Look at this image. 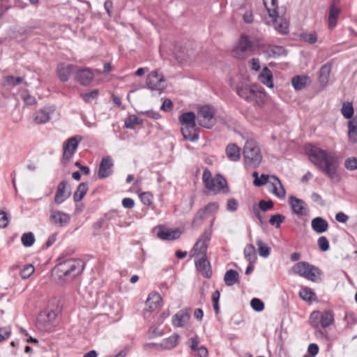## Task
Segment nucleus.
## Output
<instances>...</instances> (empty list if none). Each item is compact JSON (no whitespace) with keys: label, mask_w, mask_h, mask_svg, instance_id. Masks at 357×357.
Listing matches in <instances>:
<instances>
[{"label":"nucleus","mask_w":357,"mask_h":357,"mask_svg":"<svg viewBox=\"0 0 357 357\" xmlns=\"http://www.w3.org/2000/svg\"><path fill=\"white\" fill-rule=\"evenodd\" d=\"M305 152L310 161L322 174L335 182L341 181L340 160L335 153L312 145L306 147Z\"/></svg>","instance_id":"obj_1"},{"label":"nucleus","mask_w":357,"mask_h":357,"mask_svg":"<svg viewBox=\"0 0 357 357\" xmlns=\"http://www.w3.org/2000/svg\"><path fill=\"white\" fill-rule=\"evenodd\" d=\"M84 262L80 259H69L59 263L54 271L60 280L70 282L84 269Z\"/></svg>","instance_id":"obj_2"},{"label":"nucleus","mask_w":357,"mask_h":357,"mask_svg":"<svg viewBox=\"0 0 357 357\" xmlns=\"http://www.w3.org/2000/svg\"><path fill=\"white\" fill-rule=\"evenodd\" d=\"M243 153L245 165L256 168L261 163L263 158L261 150L255 141L246 142Z\"/></svg>","instance_id":"obj_3"},{"label":"nucleus","mask_w":357,"mask_h":357,"mask_svg":"<svg viewBox=\"0 0 357 357\" xmlns=\"http://www.w3.org/2000/svg\"><path fill=\"white\" fill-rule=\"evenodd\" d=\"M292 272L310 281L317 282L321 280L320 269L307 261H300L294 265Z\"/></svg>","instance_id":"obj_4"},{"label":"nucleus","mask_w":357,"mask_h":357,"mask_svg":"<svg viewBox=\"0 0 357 357\" xmlns=\"http://www.w3.org/2000/svg\"><path fill=\"white\" fill-rule=\"evenodd\" d=\"M202 180L205 187L215 194L225 188H227L226 191L228 192L227 181L220 174H218L213 178L211 172L208 169H205L203 172Z\"/></svg>","instance_id":"obj_5"},{"label":"nucleus","mask_w":357,"mask_h":357,"mask_svg":"<svg viewBox=\"0 0 357 357\" xmlns=\"http://www.w3.org/2000/svg\"><path fill=\"white\" fill-rule=\"evenodd\" d=\"M254 50V43L248 36L242 34L236 46L232 50L234 57L243 59L252 54Z\"/></svg>","instance_id":"obj_6"},{"label":"nucleus","mask_w":357,"mask_h":357,"mask_svg":"<svg viewBox=\"0 0 357 357\" xmlns=\"http://www.w3.org/2000/svg\"><path fill=\"white\" fill-rule=\"evenodd\" d=\"M197 119L200 126L210 129L216 123L215 109L209 105L199 107L197 110Z\"/></svg>","instance_id":"obj_7"},{"label":"nucleus","mask_w":357,"mask_h":357,"mask_svg":"<svg viewBox=\"0 0 357 357\" xmlns=\"http://www.w3.org/2000/svg\"><path fill=\"white\" fill-rule=\"evenodd\" d=\"M83 139L80 135H75L66 139L63 144V157L62 161L66 165L68 163L75 152L76 151L79 143Z\"/></svg>","instance_id":"obj_8"},{"label":"nucleus","mask_w":357,"mask_h":357,"mask_svg":"<svg viewBox=\"0 0 357 357\" xmlns=\"http://www.w3.org/2000/svg\"><path fill=\"white\" fill-rule=\"evenodd\" d=\"M146 84L151 91L161 92L165 88V79L162 74L154 70L147 76Z\"/></svg>","instance_id":"obj_9"},{"label":"nucleus","mask_w":357,"mask_h":357,"mask_svg":"<svg viewBox=\"0 0 357 357\" xmlns=\"http://www.w3.org/2000/svg\"><path fill=\"white\" fill-rule=\"evenodd\" d=\"M180 335L177 333H174L171 336L163 339L160 343H150L147 346L155 347L158 351L171 350L178 345Z\"/></svg>","instance_id":"obj_10"},{"label":"nucleus","mask_w":357,"mask_h":357,"mask_svg":"<svg viewBox=\"0 0 357 357\" xmlns=\"http://www.w3.org/2000/svg\"><path fill=\"white\" fill-rule=\"evenodd\" d=\"M114 163L110 156L103 157L98 169V177L100 179L110 176L113 173Z\"/></svg>","instance_id":"obj_11"},{"label":"nucleus","mask_w":357,"mask_h":357,"mask_svg":"<svg viewBox=\"0 0 357 357\" xmlns=\"http://www.w3.org/2000/svg\"><path fill=\"white\" fill-rule=\"evenodd\" d=\"M50 220L52 223L62 227L69 223L70 217L63 211L52 209L50 211Z\"/></svg>","instance_id":"obj_12"},{"label":"nucleus","mask_w":357,"mask_h":357,"mask_svg":"<svg viewBox=\"0 0 357 357\" xmlns=\"http://www.w3.org/2000/svg\"><path fill=\"white\" fill-rule=\"evenodd\" d=\"M76 70L77 66L64 63H59L56 68L58 77L63 82L68 81L71 74L75 73Z\"/></svg>","instance_id":"obj_13"},{"label":"nucleus","mask_w":357,"mask_h":357,"mask_svg":"<svg viewBox=\"0 0 357 357\" xmlns=\"http://www.w3.org/2000/svg\"><path fill=\"white\" fill-rule=\"evenodd\" d=\"M237 94L248 102L254 100L257 98H261V93L248 86L236 88Z\"/></svg>","instance_id":"obj_14"},{"label":"nucleus","mask_w":357,"mask_h":357,"mask_svg":"<svg viewBox=\"0 0 357 357\" xmlns=\"http://www.w3.org/2000/svg\"><path fill=\"white\" fill-rule=\"evenodd\" d=\"M76 79L79 83L84 86H88L92 82L94 75L90 68H79L77 66L75 70Z\"/></svg>","instance_id":"obj_15"},{"label":"nucleus","mask_w":357,"mask_h":357,"mask_svg":"<svg viewBox=\"0 0 357 357\" xmlns=\"http://www.w3.org/2000/svg\"><path fill=\"white\" fill-rule=\"evenodd\" d=\"M211 237V231L205 230L197 242L195 244L193 250L198 255H205L207 250V242L210 241Z\"/></svg>","instance_id":"obj_16"},{"label":"nucleus","mask_w":357,"mask_h":357,"mask_svg":"<svg viewBox=\"0 0 357 357\" xmlns=\"http://www.w3.org/2000/svg\"><path fill=\"white\" fill-rule=\"evenodd\" d=\"M67 185L68 183L66 181L60 182L58 185L56 192L54 196V202L57 204H62L70 197V190L67 188Z\"/></svg>","instance_id":"obj_17"},{"label":"nucleus","mask_w":357,"mask_h":357,"mask_svg":"<svg viewBox=\"0 0 357 357\" xmlns=\"http://www.w3.org/2000/svg\"><path fill=\"white\" fill-rule=\"evenodd\" d=\"M195 262L197 271L205 278H210L212 275V271L209 261H207L206 254Z\"/></svg>","instance_id":"obj_18"},{"label":"nucleus","mask_w":357,"mask_h":357,"mask_svg":"<svg viewBox=\"0 0 357 357\" xmlns=\"http://www.w3.org/2000/svg\"><path fill=\"white\" fill-rule=\"evenodd\" d=\"M190 317V310H181L173 316L172 324L176 327H183L188 322Z\"/></svg>","instance_id":"obj_19"},{"label":"nucleus","mask_w":357,"mask_h":357,"mask_svg":"<svg viewBox=\"0 0 357 357\" xmlns=\"http://www.w3.org/2000/svg\"><path fill=\"white\" fill-rule=\"evenodd\" d=\"M162 298L158 293H151L149 295L146 300V305L148 310L150 312L158 310L161 305Z\"/></svg>","instance_id":"obj_20"},{"label":"nucleus","mask_w":357,"mask_h":357,"mask_svg":"<svg viewBox=\"0 0 357 357\" xmlns=\"http://www.w3.org/2000/svg\"><path fill=\"white\" fill-rule=\"evenodd\" d=\"M264 5L266 8L269 17L275 20L280 16V13H282L278 7V0H264Z\"/></svg>","instance_id":"obj_21"},{"label":"nucleus","mask_w":357,"mask_h":357,"mask_svg":"<svg viewBox=\"0 0 357 357\" xmlns=\"http://www.w3.org/2000/svg\"><path fill=\"white\" fill-rule=\"evenodd\" d=\"M311 227L316 233L322 234L328 230L329 225L324 218L317 217L312 220Z\"/></svg>","instance_id":"obj_22"},{"label":"nucleus","mask_w":357,"mask_h":357,"mask_svg":"<svg viewBox=\"0 0 357 357\" xmlns=\"http://www.w3.org/2000/svg\"><path fill=\"white\" fill-rule=\"evenodd\" d=\"M181 132L185 139L195 142L199 139V133L196 126H183Z\"/></svg>","instance_id":"obj_23"},{"label":"nucleus","mask_w":357,"mask_h":357,"mask_svg":"<svg viewBox=\"0 0 357 357\" xmlns=\"http://www.w3.org/2000/svg\"><path fill=\"white\" fill-rule=\"evenodd\" d=\"M271 183L273 186L272 192L280 199H283L285 197V190L280 181V180L274 175L271 176Z\"/></svg>","instance_id":"obj_24"},{"label":"nucleus","mask_w":357,"mask_h":357,"mask_svg":"<svg viewBox=\"0 0 357 357\" xmlns=\"http://www.w3.org/2000/svg\"><path fill=\"white\" fill-rule=\"evenodd\" d=\"M289 203L294 213L298 215H303V210L305 203L303 199L296 198L294 196H291L289 198Z\"/></svg>","instance_id":"obj_25"},{"label":"nucleus","mask_w":357,"mask_h":357,"mask_svg":"<svg viewBox=\"0 0 357 357\" xmlns=\"http://www.w3.org/2000/svg\"><path fill=\"white\" fill-rule=\"evenodd\" d=\"M54 112L49 107L39 109L35 114L34 121L36 123L43 124L48 122L50 119V115Z\"/></svg>","instance_id":"obj_26"},{"label":"nucleus","mask_w":357,"mask_h":357,"mask_svg":"<svg viewBox=\"0 0 357 357\" xmlns=\"http://www.w3.org/2000/svg\"><path fill=\"white\" fill-rule=\"evenodd\" d=\"M331 71V64L327 63L323 65L319 70V82L322 87H325L328 82Z\"/></svg>","instance_id":"obj_27"},{"label":"nucleus","mask_w":357,"mask_h":357,"mask_svg":"<svg viewBox=\"0 0 357 357\" xmlns=\"http://www.w3.org/2000/svg\"><path fill=\"white\" fill-rule=\"evenodd\" d=\"M310 77L307 75H296L292 77L291 84L295 90L301 91L310 83Z\"/></svg>","instance_id":"obj_28"},{"label":"nucleus","mask_w":357,"mask_h":357,"mask_svg":"<svg viewBox=\"0 0 357 357\" xmlns=\"http://www.w3.org/2000/svg\"><path fill=\"white\" fill-rule=\"evenodd\" d=\"M157 235L162 240L172 241L178 239L181 235V231L179 229L160 230Z\"/></svg>","instance_id":"obj_29"},{"label":"nucleus","mask_w":357,"mask_h":357,"mask_svg":"<svg viewBox=\"0 0 357 357\" xmlns=\"http://www.w3.org/2000/svg\"><path fill=\"white\" fill-rule=\"evenodd\" d=\"M340 8L331 4L329 9L328 14V28L329 29H334L337 25V20L340 13Z\"/></svg>","instance_id":"obj_30"},{"label":"nucleus","mask_w":357,"mask_h":357,"mask_svg":"<svg viewBox=\"0 0 357 357\" xmlns=\"http://www.w3.org/2000/svg\"><path fill=\"white\" fill-rule=\"evenodd\" d=\"M348 137L351 142H357V116L353 117L348 122Z\"/></svg>","instance_id":"obj_31"},{"label":"nucleus","mask_w":357,"mask_h":357,"mask_svg":"<svg viewBox=\"0 0 357 357\" xmlns=\"http://www.w3.org/2000/svg\"><path fill=\"white\" fill-rule=\"evenodd\" d=\"M226 155L233 162L238 161L241 157L240 149L235 144H230L226 148Z\"/></svg>","instance_id":"obj_32"},{"label":"nucleus","mask_w":357,"mask_h":357,"mask_svg":"<svg viewBox=\"0 0 357 357\" xmlns=\"http://www.w3.org/2000/svg\"><path fill=\"white\" fill-rule=\"evenodd\" d=\"M245 259L250 264H255L257 259V252L252 244H248L243 250Z\"/></svg>","instance_id":"obj_33"},{"label":"nucleus","mask_w":357,"mask_h":357,"mask_svg":"<svg viewBox=\"0 0 357 357\" xmlns=\"http://www.w3.org/2000/svg\"><path fill=\"white\" fill-rule=\"evenodd\" d=\"M283 13H284V12L280 13V16L278 17L275 20H272L275 24V29L278 32L281 33H286L288 30V23L282 16Z\"/></svg>","instance_id":"obj_34"},{"label":"nucleus","mask_w":357,"mask_h":357,"mask_svg":"<svg viewBox=\"0 0 357 357\" xmlns=\"http://www.w3.org/2000/svg\"><path fill=\"white\" fill-rule=\"evenodd\" d=\"M224 281L227 286H232L239 282V275L235 270L227 271L224 276Z\"/></svg>","instance_id":"obj_35"},{"label":"nucleus","mask_w":357,"mask_h":357,"mask_svg":"<svg viewBox=\"0 0 357 357\" xmlns=\"http://www.w3.org/2000/svg\"><path fill=\"white\" fill-rule=\"evenodd\" d=\"M197 116L192 112H185L179 117L181 126H196L195 119Z\"/></svg>","instance_id":"obj_36"},{"label":"nucleus","mask_w":357,"mask_h":357,"mask_svg":"<svg viewBox=\"0 0 357 357\" xmlns=\"http://www.w3.org/2000/svg\"><path fill=\"white\" fill-rule=\"evenodd\" d=\"M260 81L269 88L273 87V75L267 67L264 68L263 73L260 75Z\"/></svg>","instance_id":"obj_37"},{"label":"nucleus","mask_w":357,"mask_h":357,"mask_svg":"<svg viewBox=\"0 0 357 357\" xmlns=\"http://www.w3.org/2000/svg\"><path fill=\"white\" fill-rule=\"evenodd\" d=\"M88 191V185L86 183H81L77 186L76 191L73 195V199L75 202H80Z\"/></svg>","instance_id":"obj_38"},{"label":"nucleus","mask_w":357,"mask_h":357,"mask_svg":"<svg viewBox=\"0 0 357 357\" xmlns=\"http://www.w3.org/2000/svg\"><path fill=\"white\" fill-rule=\"evenodd\" d=\"M334 321L333 314L330 310H326L321 314L320 324L323 328H326Z\"/></svg>","instance_id":"obj_39"},{"label":"nucleus","mask_w":357,"mask_h":357,"mask_svg":"<svg viewBox=\"0 0 357 357\" xmlns=\"http://www.w3.org/2000/svg\"><path fill=\"white\" fill-rule=\"evenodd\" d=\"M24 81V78L21 77H15L12 75L5 76L3 78V86H10L15 87L20 84H22Z\"/></svg>","instance_id":"obj_40"},{"label":"nucleus","mask_w":357,"mask_h":357,"mask_svg":"<svg viewBox=\"0 0 357 357\" xmlns=\"http://www.w3.org/2000/svg\"><path fill=\"white\" fill-rule=\"evenodd\" d=\"M257 245L258 246V252L261 257L266 258L270 255L271 248L266 244L264 243L261 239L259 238L256 241Z\"/></svg>","instance_id":"obj_41"},{"label":"nucleus","mask_w":357,"mask_h":357,"mask_svg":"<svg viewBox=\"0 0 357 357\" xmlns=\"http://www.w3.org/2000/svg\"><path fill=\"white\" fill-rule=\"evenodd\" d=\"M206 217L207 214L205 213V210L203 208L199 210L192 220V227L195 228L199 227Z\"/></svg>","instance_id":"obj_42"},{"label":"nucleus","mask_w":357,"mask_h":357,"mask_svg":"<svg viewBox=\"0 0 357 357\" xmlns=\"http://www.w3.org/2000/svg\"><path fill=\"white\" fill-rule=\"evenodd\" d=\"M341 112L345 119H352L354 115V108L352 104L349 102H344L341 109Z\"/></svg>","instance_id":"obj_43"},{"label":"nucleus","mask_w":357,"mask_h":357,"mask_svg":"<svg viewBox=\"0 0 357 357\" xmlns=\"http://www.w3.org/2000/svg\"><path fill=\"white\" fill-rule=\"evenodd\" d=\"M300 297L305 301H312L316 299L315 294L309 288L302 289L299 292Z\"/></svg>","instance_id":"obj_44"},{"label":"nucleus","mask_w":357,"mask_h":357,"mask_svg":"<svg viewBox=\"0 0 357 357\" xmlns=\"http://www.w3.org/2000/svg\"><path fill=\"white\" fill-rule=\"evenodd\" d=\"M21 241L24 247L29 248L34 244L35 237L32 232H27L22 234Z\"/></svg>","instance_id":"obj_45"},{"label":"nucleus","mask_w":357,"mask_h":357,"mask_svg":"<svg viewBox=\"0 0 357 357\" xmlns=\"http://www.w3.org/2000/svg\"><path fill=\"white\" fill-rule=\"evenodd\" d=\"M142 122L136 115H130L126 119L125 126L127 128L133 129L135 126L140 125Z\"/></svg>","instance_id":"obj_46"},{"label":"nucleus","mask_w":357,"mask_h":357,"mask_svg":"<svg viewBox=\"0 0 357 357\" xmlns=\"http://www.w3.org/2000/svg\"><path fill=\"white\" fill-rule=\"evenodd\" d=\"M98 95L99 91L98 89H94L89 93L81 94V97L85 102L90 103L93 100H96L98 98Z\"/></svg>","instance_id":"obj_47"},{"label":"nucleus","mask_w":357,"mask_h":357,"mask_svg":"<svg viewBox=\"0 0 357 357\" xmlns=\"http://www.w3.org/2000/svg\"><path fill=\"white\" fill-rule=\"evenodd\" d=\"M301 39L310 44H314L317 41V35L314 31L303 33L301 34Z\"/></svg>","instance_id":"obj_48"},{"label":"nucleus","mask_w":357,"mask_h":357,"mask_svg":"<svg viewBox=\"0 0 357 357\" xmlns=\"http://www.w3.org/2000/svg\"><path fill=\"white\" fill-rule=\"evenodd\" d=\"M285 217L281 214H275L271 216L269 223L271 225L275 226L276 228H279L282 222H284Z\"/></svg>","instance_id":"obj_49"},{"label":"nucleus","mask_w":357,"mask_h":357,"mask_svg":"<svg viewBox=\"0 0 357 357\" xmlns=\"http://www.w3.org/2000/svg\"><path fill=\"white\" fill-rule=\"evenodd\" d=\"M34 272V267L32 264H26L24 267L20 271V276L23 279H26L29 278Z\"/></svg>","instance_id":"obj_50"},{"label":"nucleus","mask_w":357,"mask_h":357,"mask_svg":"<svg viewBox=\"0 0 357 357\" xmlns=\"http://www.w3.org/2000/svg\"><path fill=\"white\" fill-rule=\"evenodd\" d=\"M321 313L319 311H314L311 313L310 317V321L311 324V326L314 328H317L319 326V319L321 320Z\"/></svg>","instance_id":"obj_51"},{"label":"nucleus","mask_w":357,"mask_h":357,"mask_svg":"<svg viewBox=\"0 0 357 357\" xmlns=\"http://www.w3.org/2000/svg\"><path fill=\"white\" fill-rule=\"evenodd\" d=\"M252 308L256 312H261L264 308V303L259 298H254L250 301Z\"/></svg>","instance_id":"obj_52"},{"label":"nucleus","mask_w":357,"mask_h":357,"mask_svg":"<svg viewBox=\"0 0 357 357\" xmlns=\"http://www.w3.org/2000/svg\"><path fill=\"white\" fill-rule=\"evenodd\" d=\"M344 167L350 171L357 169V158L352 157L346 159L344 161Z\"/></svg>","instance_id":"obj_53"},{"label":"nucleus","mask_w":357,"mask_h":357,"mask_svg":"<svg viewBox=\"0 0 357 357\" xmlns=\"http://www.w3.org/2000/svg\"><path fill=\"white\" fill-rule=\"evenodd\" d=\"M317 244L319 249L323 252H326L329 249V242L325 236L319 237L317 240Z\"/></svg>","instance_id":"obj_54"},{"label":"nucleus","mask_w":357,"mask_h":357,"mask_svg":"<svg viewBox=\"0 0 357 357\" xmlns=\"http://www.w3.org/2000/svg\"><path fill=\"white\" fill-rule=\"evenodd\" d=\"M139 198L144 205L149 206L152 203L153 195L149 192H145L139 195Z\"/></svg>","instance_id":"obj_55"},{"label":"nucleus","mask_w":357,"mask_h":357,"mask_svg":"<svg viewBox=\"0 0 357 357\" xmlns=\"http://www.w3.org/2000/svg\"><path fill=\"white\" fill-rule=\"evenodd\" d=\"M11 334V329L10 326L0 328V342L8 339Z\"/></svg>","instance_id":"obj_56"},{"label":"nucleus","mask_w":357,"mask_h":357,"mask_svg":"<svg viewBox=\"0 0 357 357\" xmlns=\"http://www.w3.org/2000/svg\"><path fill=\"white\" fill-rule=\"evenodd\" d=\"M273 207V202L271 200L265 201V200H261L259 202V208L262 211H266L268 210L271 209Z\"/></svg>","instance_id":"obj_57"},{"label":"nucleus","mask_w":357,"mask_h":357,"mask_svg":"<svg viewBox=\"0 0 357 357\" xmlns=\"http://www.w3.org/2000/svg\"><path fill=\"white\" fill-rule=\"evenodd\" d=\"M9 223V218L7 213L3 211H0V227L5 228Z\"/></svg>","instance_id":"obj_58"},{"label":"nucleus","mask_w":357,"mask_h":357,"mask_svg":"<svg viewBox=\"0 0 357 357\" xmlns=\"http://www.w3.org/2000/svg\"><path fill=\"white\" fill-rule=\"evenodd\" d=\"M218 208L219 205L217 202H211L203 208V210H205V213L208 215L209 213L215 212Z\"/></svg>","instance_id":"obj_59"},{"label":"nucleus","mask_w":357,"mask_h":357,"mask_svg":"<svg viewBox=\"0 0 357 357\" xmlns=\"http://www.w3.org/2000/svg\"><path fill=\"white\" fill-rule=\"evenodd\" d=\"M238 205V204L236 199L234 198L229 199L227 202V209L229 211L234 212L237 210Z\"/></svg>","instance_id":"obj_60"},{"label":"nucleus","mask_w":357,"mask_h":357,"mask_svg":"<svg viewBox=\"0 0 357 357\" xmlns=\"http://www.w3.org/2000/svg\"><path fill=\"white\" fill-rule=\"evenodd\" d=\"M268 179L269 176L266 174H261L260 178L257 179V181H254V185L257 187L262 186L268 182Z\"/></svg>","instance_id":"obj_61"},{"label":"nucleus","mask_w":357,"mask_h":357,"mask_svg":"<svg viewBox=\"0 0 357 357\" xmlns=\"http://www.w3.org/2000/svg\"><path fill=\"white\" fill-rule=\"evenodd\" d=\"M307 351L312 357H314L319 352L318 345L315 343L310 344L307 348Z\"/></svg>","instance_id":"obj_62"},{"label":"nucleus","mask_w":357,"mask_h":357,"mask_svg":"<svg viewBox=\"0 0 357 357\" xmlns=\"http://www.w3.org/2000/svg\"><path fill=\"white\" fill-rule=\"evenodd\" d=\"M335 220L341 223H345L349 220V216L343 212H338L335 215Z\"/></svg>","instance_id":"obj_63"},{"label":"nucleus","mask_w":357,"mask_h":357,"mask_svg":"<svg viewBox=\"0 0 357 357\" xmlns=\"http://www.w3.org/2000/svg\"><path fill=\"white\" fill-rule=\"evenodd\" d=\"M122 205L126 208H132L135 205V202L132 198H124L122 201Z\"/></svg>","instance_id":"obj_64"}]
</instances>
